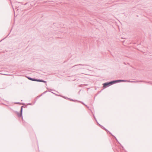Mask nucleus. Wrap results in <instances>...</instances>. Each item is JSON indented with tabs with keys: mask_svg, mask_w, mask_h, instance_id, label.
Here are the masks:
<instances>
[{
	"mask_svg": "<svg viewBox=\"0 0 152 152\" xmlns=\"http://www.w3.org/2000/svg\"><path fill=\"white\" fill-rule=\"evenodd\" d=\"M4 39H2V40H1L0 41V42L1 41H2L3 40H4Z\"/></svg>",
	"mask_w": 152,
	"mask_h": 152,
	"instance_id": "obj_21",
	"label": "nucleus"
},
{
	"mask_svg": "<svg viewBox=\"0 0 152 152\" xmlns=\"http://www.w3.org/2000/svg\"><path fill=\"white\" fill-rule=\"evenodd\" d=\"M113 84L112 81L109 82H106L103 84V87L104 88H107L109 86Z\"/></svg>",
	"mask_w": 152,
	"mask_h": 152,
	"instance_id": "obj_2",
	"label": "nucleus"
},
{
	"mask_svg": "<svg viewBox=\"0 0 152 152\" xmlns=\"http://www.w3.org/2000/svg\"><path fill=\"white\" fill-rule=\"evenodd\" d=\"M47 92V91H45L42 94V95L46 93Z\"/></svg>",
	"mask_w": 152,
	"mask_h": 152,
	"instance_id": "obj_18",
	"label": "nucleus"
},
{
	"mask_svg": "<svg viewBox=\"0 0 152 152\" xmlns=\"http://www.w3.org/2000/svg\"><path fill=\"white\" fill-rule=\"evenodd\" d=\"M26 77L29 80L34 81H37V79H36L35 78H32L29 77H28L27 76H26Z\"/></svg>",
	"mask_w": 152,
	"mask_h": 152,
	"instance_id": "obj_4",
	"label": "nucleus"
},
{
	"mask_svg": "<svg viewBox=\"0 0 152 152\" xmlns=\"http://www.w3.org/2000/svg\"><path fill=\"white\" fill-rule=\"evenodd\" d=\"M126 81V80H112V82L113 83V84L117 83H120L121 82H125Z\"/></svg>",
	"mask_w": 152,
	"mask_h": 152,
	"instance_id": "obj_3",
	"label": "nucleus"
},
{
	"mask_svg": "<svg viewBox=\"0 0 152 152\" xmlns=\"http://www.w3.org/2000/svg\"><path fill=\"white\" fill-rule=\"evenodd\" d=\"M27 107V106H22L21 107L20 113H19L18 112H17V111L15 112V113L18 115V117H22L23 119V118L22 114H23V107L26 108V107Z\"/></svg>",
	"mask_w": 152,
	"mask_h": 152,
	"instance_id": "obj_1",
	"label": "nucleus"
},
{
	"mask_svg": "<svg viewBox=\"0 0 152 152\" xmlns=\"http://www.w3.org/2000/svg\"><path fill=\"white\" fill-rule=\"evenodd\" d=\"M78 102L81 103L83 104L86 107L88 108H89V107H88L87 105H86L83 102H82L79 101H78Z\"/></svg>",
	"mask_w": 152,
	"mask_h": 152,
	"instance_id": "obj_9",
	"label": "nucleus"
},
{
	"mask_svg": "<svg viewBox=\"0 0 152 152\" xmlns=\"http://www.w3.org/2000/svg\"><path fill=\"white\" fill-rule=\"evenodd\" d=\"M15 104H23V103H22L18 102H15Z\"/></svg>",
	"mask_w": 152,
	"mask_h": 152,
	"instance_id": "obj_14",
	"label": "nucleus"
},
{
	"mask_svg": "<svg viewBox=\"0 0 152 152\" xmlns=\"http://www.w3.org/2000/svg\"><path fill=\"white\" fill-rule=\"evenodd\" d=\"M110 134L113 137H114V138L118 142V143L121 145V146L122 148H123V146L121 145V144L119 143V142L118 141V140H117V138L115 136H114L112 134H111V133H110Z\"/></svg>",
	"mask_w": 152,
	"mask_h": 152,
	"instance_id": "obj_5",
	"label": "nucleus"
},
{
	"mask_svg": "<svg viewBox=\"0 0 152 152\" xmlns=\"http://www.w3.org/2000/svg\"><path fill=\"white\" fill-rule=\"evenodd\" d=\"M37 82H41L44 83H46L47 82L46 81L44 80H42L37 79Z\"/></svg>",
	"mask_w": 152,
	"mask_h": 152,
	"instance_id": "obj_7",
	"label": "nucleus"
},
{
	"mask_svg": "<svg viewBox=\"0 0 152 152\" xmlns=\"http://www.w3.org/2000/svg\"><path fill=\"white\" fill-rule=\"evenodd\" d=\"M126 80V82H131V83H137V82H142V81H130L129 80Z\"/></svg>",
	"mask_w": 152,
	"mask_h": 152,
	"instance_id": "obj_6",
	"label": "nucleus"
},
{
	"mask_svg": "<svg viewBox=\"0 0 152 152\" xmlns=\"http://www.w3.org/2000/svg\"><path fill=\"white\" fill-rule=\"evenodd\" d=\"M10 34V33H9L4 38H6L8 36V35Z\"/></svg>",
	"mask_w": 152,
	"mask_h": 152,
	"instance_id": "obj_20",
	"label": "nucleus"
},
{
	"mask_svg": "<svg viewBox=\"0 0 152 152\" xmlns=\"http://www.w3.org/2000/svg\"><path fill=\"white\" fill-rule=\"evenodd\" d=\"M105 131H106L107 133L109 132L110 133L109 131H108L107 129H104Z\"/></svg>",
	"mask_w": 152,
	"mask_h": 152,
	"instance_id": "obj_16",
	"label": "nucleus"
},
{
	"mask_svg": "<svg viewBox=\"0 0 152 152\" xmlns=\"http://www.w3.org/2000/svg\"><path fill=\"white\" fill-rule=\"evenodd\" d=\"M93 116H94V118L95 119V120H96V122H97V124H98L99 123H98V122L97 121V120H96V118L95 117L94 115H93Z\"/></svg>",
	"mask_w": 152,
	"mask_h": 152,
	"instance_id": "obj_15",
	"label": "nucleus"
},
{
	"mask_svg": "<svg viewBox=\"0 0 152 152\" xmlns=\"http://www.w3.org/2000/svg\"><path fill=\"white\" fill-rule=\"evenodd\" d=\"M142 82H145V83H148L149 84H152V82H146V81H143Z\"/></svg>",
	"mask_w": 152,
	"mask_h": 152,
	"instance_id": "obj_12",
	"label": "nucleus"
},
{
	"mask_svg": "<svg viewBox=\"0 0 152 152\" xmlns=\"http://www.w3.org/2000/svg\"><path fill=\"white\" fill-rule=\"evenodd\" d=\"M42 94L41 95H39V96H37V98H39V97H40L41 96H42Z\"/></svg>",
	"mask_w": 152,
	"mask_h": 152,
	"instance_id": "obj_17",
	"label": "nucleus"
},
{
	"mask_svg": "<svg viewBox=\"0 0 152 152\" xmlns=\"http://www.w3.org/2000/svg\"><path fill=\"white\" fill-rule=\"evenodd\" d=\"M99 126L101 128H102L103 129H104H104H106L103 126H102V125H99Z\"/></svg>",
	"mask_w": 152,
	"mask_h": 152,
	"instance_id": "obj_11",
	"label": "nucleus"
},
{
	"mask_svg": "<svg viewBox=\"0 0 152 152\" xmlns=\"http://www.w3.org/2000/svg\"><path fill=\"white\" fill-rule=\"evenodd\" d=\"M98 125H99H99H100V124H99V123H98Z\"/></svg>",
	"mask_w": 152,
	"mask_h": 152,
	"instance_id": "obj_22",
	"label": "nucleus"
},
{
	"mask_svg": "<svg viewBox=\"0 0 152 152\" xmlns=\"http://www.w3.org/2000/svg\"><path fill=\"white\" fill-rule=\"evenodd\" d=\"M79 65H81V66H87V65H86V64H77V65H75L74 66H72V68L73 67H75V66H79Z\"/></svg>",
	"mask_w": 152,
	"mask_h": 152,
	"instance_id": "obj_8",
	"label": "nucleus"
},
{
	"mask_svg": "<svg viewBox=\"0 0 152 152\" xmlns=\"http://www.w3.org/2000/svg\"><path fill=\"white\" fill-rule=\"evenodd\" d=\"M51 93H53V94H55V95H57V96H58L57 94H55V93H53V92H51Z\"/></svg>",
	"mask_w": 152,
	"mask_h": 152,
	"instance_id": "obj_19",
	"label": "nucleus"
},
{
	"mask_svg": "<svg viewBox=\"0 0 152 152\" xmlns=\"http://www.w3.org/2000/svg\"><path fill=\"white\" fill-rule=\"evenodd\" d=\"M63 97L64 98V99H68V100H69V98L67 97H66L64 96H63Z\"/></svg>",
	"mask_w": 152,
	"mask_h": 152,
	"instance_id": "obj_13",
	"label": "nucleus"
},
{
	"mask_svg": "<svg viewBox=\"0 0 152 152\" xmlns=\"http://www.w3.org/2000/svg\"><path fill=\"white\" fill-rule=\"evenodd\" d=\"M69 100L72 101H73V102H78V101H77V100H75L73 99H71L69 98Z\"/></svg>",
	"mask_w": 152,
	"mask_h": 152,
	"instance_id": "obj_10",
	"label": "nucleus"
}]
</instances>
